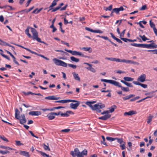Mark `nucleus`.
Returning <instances> with one entry per match:
<instances>
[{
	"instance_id": "obj_1",
	"label": "nucleus",
	"mask_w": 157,
	"mask_h": 157,
	"mask_svg": "<svg viewBox=\"0 0 157 157\" xmlns=\"http://www.w3.org/2000/svg\"><path fill=\"white\" fill-rule=\"evenodd\" d=\"M85 104L88 105L92 110H96L98 113L101 112V111L100 109H102L105 107V104L101 103H99L92 105H91V101H87L86 102Z\"/></svg>"
},
{
	"instance_id": "obj_2",
	"label": "nucleus",
	"mask_w": 157,
	"mask_h": 157,
	"mask_svg": "<svg viewBox=\"0 0 157 157\" xmlns=\"http://www.w3.org/2000/svg\"><path fill=\"white\" fill-rule=\"evenodd\" d=\"M75 102L76 103L75 104H74L73 103H71L70 104V107L72 109H77V107L79 106L80 104L79 101L74 100H71V99H68V100H59L56 101L55 102L56 103H67L68 102Z\"/></svg>"
},
{
	"instance_id": "obj_3",
	"label": "nucleus",
	"mask_w": 157,
	"mask_h": 157,
	"mask_svg": "<svg viewBox=\"0 0 157 157\" xmlns=\"http://www.w3.org/2000/svg\"><path fill=\"white\" fill-rule=\"evenodd\" d=\"M52 60L54 63L56 65L64 67H66L67 66V63L56 58H54ZM68 65L69 67L74 69L76 68L77 67V66L76 65L71 64H68Z\"/></svg>"
},
{
	"instance_id": "obj_4",
	"label": "nucleus",
	"mask_w": 157,
	"mask_h": 157,
	"mask_svg": "<svg viewBox=\"0 0 157 157\" xmlns=\"http://www.w3.org/2000/svg\"><path fill=\"white\" fill-rule=\"evenodd\" d=\"M105 59L109 60L111 61H115L117 62H123L127 63H132L134 64L139 65V63H138L133 61L130 60H126L125 59H120L118 58H116L113 57H105Z\"/></svg>"
},
{
	"instance_id": "obj_5",
	"label": "nucleus",
	"mask_w": 157,
	"mask_h": 157,
	"mask_svg": "<svg viewBox=\"0 0 157 157\" xmlns=\"http://www.w3.org/2000/svg\"><path fill=\"white\" fill-rule=\"evenodd\" d=\"M31 29V32L32 33L33 35V40H36L37 41L38 40V39L40 38L38 37V33L37 32L36 30L34 28L32 27L30 28Z\"/></svg>"
},
{
	"instance_id": "obj_6",
	"label": "nucleus",
	"mask_w": 157,
	"mask_h": 157,
	"mask_svg": "<svg viewBox=\"0 0 157 157\" xmlns=\"http://www.w3.org/2000/svg\"><path fill=\"white\" fill-rule=\"evenodd\" d=\"M65 50L71 53L73 55H78L82 57L84 56V54L80 52H78L75 51H72L69 50H67L66 49H65Z\"/></svg>"
},
{
	"instance_id": "obj_7",
	"label": "nucleus",
	"mask_w": 157,
	"mask_h": 157,
	"mask_svg": "<svg viewBox=\"0 0 157 157\" xmlns=\"http://www.w3.org/2000/svg\"><path fill=\"white\" fill-rule=\"evenodd\" d=\"M101 81L109 83L115 86L117 84V82L113 80H107L106 79H101Z\"/></svg>"
},
{
	"instance_id": "obj_8",
	"label": "nucleus",
	"mask_w": 157,
	"mask_h": 157,
	"mask_svg": "<svg viewBox=\"0 0 157 157\" xmlns=\"http://www.w3.org/2000/svg\"><path fill=\"white\" fill-rule=\"evenodd\" d=\"M84 64H86L89 66V67H86V69L87 70L94 73L96 72V70L95 69L92 67V64L87 63H84Z\"/></svg>"
},
{
	"instance_id": "obj_9",
	"label": "nucleus",
	"mask_w": 157,
	"mask_h": 157,
	"mask_svg": "<svg viewBox=\"0 0 157 157\" xmlns=\"http://www.w3.org/2000/svg\"><path fill=\"white\" fill-rule=\"evenodd\" d=\"M79 151L78 148H75L74 149V151H72L71 152V154L72 155L73 157H75L76 156L78 155L79 153Z\"/></svg>"
},
{
	"instance_id": "obj_10",
	"label": "nucleus",
	"mask_w": 157,
	"mask_h": 157,
	"mask_svg": "<svg viewBox=\"0 0 157 157\" xmlns=\"http://www.w3.org/2000/svg\"><path fill=\"white\" fill-rule=\"evenodd\" d=\"M115 86L120 87L121 90L124 91L128 92L129 91V90L128 88L122 86H121V84L118 82H117V84Z\"/></svg>"
},
{
	"instance_id": "obj_11",
	"label": "nucleus",
	"mask_w": 157,
	"mask_h": 157,
	"mask_svg": "<svg viewBox=\"0 0 157 157\" xmlns=\"http://www.w3.org/2000/svg\"><path fill=\"white\" fill-rule=\"evenodd\" d=\"M146 75L145 74H143L137 78L138 81L143 82L145 81Z\"/></svg>"
},
{
	"instance_id": "obj_12",
	"label": "nucleus",
	"mask_w": 157,
	"mask_h": 157,
	"mask_svg": "<svg viewBox=\"0 0 157 157\" xmlns=\"http://www.w3.org/2000/svg\"><path fill=\"white\" fill-rule=\"evenodd\" d=\"M5 51L6 52V53L9 54L13 58V62L16 63V64H17L18 65H19V63L16 60V58L8 50H5Z\"/></svg>"
},
{
	"instance_id": "obj_13",
	"label": "nucleus",
	"mask_w": 157,
	"mask_h": 157,
	"mask_svg": "<svg viewBox=\"0 0 157 157\" xmlns=\"http://www.w3.org/2000/svg\"><path fill=\"white\" fill-rule=\"evenodd\" d=\"M21 118H20L19 120L20 123L22 124L25 123L26 122V119L25 117L24 114L21 115Z\"/></svg>"
},
{
	"instance_id": "obj_14",
	"label": "nucleus",
	"mask_w": 157,
	"mask_h": 157,
	"mask_svg": "<svg viewBox=\"0 0 157 157\" xmlns=\"http://www.w3.org/2000/svg\"><path fill=\"white\" fill-rule=\"evenodd\" d=\"M29 114L32 116H39L41 115V113L38 111H31L29 112Z\"/></svg>"
},
{
	"instance_id": "obj_15",
	"label": "nucleus",
	"mask_w": 157,
	"mask_h": 157,
	"mask_svg": "<svg viewBox=\"0 0 157 157\" xmlns=\"http://www.w3.org/2000/svg\"><path fill=\"white\" fill-rule=\"evenodd\" d=\"M19 154L22 155L26 157H30V155L29 152L25 151H20L19 152Z\"/></svg>"
},
{
	"instance_id": "obj_16",
	"label": "nucleus",
	"mask_w": 157,
	"mask_h": 157,
	"mask_svg": "<svg viewBox=\"0 0 157 157\" xmlns=\"http://www.w3.org/2000/svg\"><path fill=\"white\" fill-rule=\"evenodd\" d=\"M157 48V45L155 44L154 43H152L150 44H146V48Z\"/></svg>"
},
{
	"instance_id": "obj_17",
	"label": "nucleus",
	"mask_w": 157,
	"mask_h": 157,
	"mask_svg": "<svg viewBox=\"0 0 157 157\" xmlns=\"http://www.w3.org/2000/svg\"><path fill=\"white\" fill-rule=\"evenodd\" d=\"M111 116V115L109 114H106L104 116L100 117L98 119L102 120H106L109 118Z\"/></svg>"
},
{
	"instance_id": "obj_18",
	"label": "nucleus",
	"mask_w": 157,
	"mask_h": 157,
	"mask_svg": "<svg viewBox=\"0 0 157 157\" xmlns=\"http://www.w3.org/2000/svg\"><path fill=\"white\" fill-rule=\"evenodd\" d=\"M136 111L133 110H131L128 112H125L124 113V116H131L132 115L136 114Z\"/></svg>"
},
{
	"instance_id": "obj_19",
	"label": "nucleus",
	"mask_w": 157,
	"mask_h": 157,
	"mask_svg": "<svg viewBox=\"0 0 157 157\" xmlns=\"http://www.w3.org/2000/svg\"><path fill=\"white\" fill-rule=\"evenodd\" d=\"M47 117L49 120H52L55 118V116L53 112H51L48 113L47 116Z\"/></svg>"
},
{
	"instance_id": "obj_20",
	"label": "nucleus",
	"mask_w": 157,
	"mask_h": 157,
	"mask_svg": "<svg viewBox=\"0 0 157 157\" xmlns=\"http://www.w3.org/2000/svg\"><path fill=\"white\" fill-rule=\"evenodd\" d=\"M60 98L59 97H56L55 96H52L46 97L45 98V99H46L49 100H56Z\"/></svg>"
},
{
	"instance_id": "obj_21",
	"label": "nucleus",
	"mask_w": 157,
	"mask_h": 157,
	"mask_svg": "<svg viewBox=\"0 0 157 157\" xmlns=\"http://www.w3.org/2000/svg\"><path fill=\"white\" fill-rule=\"evenodd\" d=\"M0 41L2 42V43H3V44H2V45H6L9 46L10 47H11L12 48V49L13 50V51H14V50H15V47L11 45H10L9 44L5 42L4 41H3L2 40L0 39Z\"/></svg>"
},
{
	"instance_id": "obj_22",
	"label": "nucleus",
	"mask_w": 157,
	"mask_h": 157,
	"mask_svg": "<svg viewBox=\"0 0 157 157\" xmlns=\"http://www.w3.org/2000/svg\"><path fill=\"white\" fill-rule=\"evenodd\" d=\"M80 49L81 50H84L85 51H88L90 53L91 52H92V49L90 47H83L80 48Z\"/></svg>"
},
{
	"instance_id": "obj_23",
	"label": "nucleus",
	"mask_w": 157,
	"mask_h": 157,
	"mask_svg": "<svg viewBox=\"0 0 157 157\" xmlns=\"http://www.w3.org/2000/svg\"><path fill=\"white\" fill-rule=\"evenodd\" d=\"M101 38H102L104 39L105 40H108V41H109L113 45L115 46H116V47L118 46V45L117 44H115L112 41H111V40L110 39H109L107 36H101Z\"/></svg>"
},
{
	"instance_id": "obj_24",
	"label": "nucleus",
	"mask_w": 157,
	"mask_h": 157,
	"mask_svg": "<svg viewBox=\"0 0 157 157\" xmlns=\"http://www.w3.org/2000/svg\"><path fill=\"white\" fill-rule=\"evenodd\" d=\"M19 112L17 109H15V117L18 120H19L21 118V116H19Z\"/></svg>"
},
{
	"instance_id": "obj_25",
	"label": "nucleus",
	"mask_w": 157,
	"mask_h": 157,
	"mask_svg": "<svg viewBox=\"0 0 157 157\" xmlns=\"http://www.w3.org/2000/svg\"><path fill=\"white\" fill-rule=\"evenodd\" d=\"M135 95L132 94H130L128 95H127L125 97L123 98V100L124 101L128 100L132 97H134Z\"/></svg>"
},
{
	"instance_id": "obj_26",
	"label": "nucleus",
	"mask_w": 157,
	"mask_h": 157,
	"mask_svg": "<svg viewBox=\"0 0 157 157\" xmlns=\"http://www.w3.org/2000/svg\"><path fill=\"white\" fill-rule=\"evenodd\" d=\"M72 74L73 75L74 78L75 80L78 81H80V77L78 76V74L76 73L75 72H73Z\"/></svg>"
},
{
	"instance_id": "obj_27",
	"label": "nucleus",
	"mask_w": 157,
	"mask_h": 157,
	"mask_svg": "<svg viewBox=\"0 0 157 157\" xmlns=\"http://www.w3.org/2000/svg\"><path fill=\"white\" fill-rule=\"evenodd\" d=\"M30 27H28L27 28L25 29V33L29 37H32L31 35L29 33V29H30Z\"/></svg>"
},
{
	"instance_id": "obj_28",
	"label": "nucleus",
	"mask_w": 157,
	"mask_h": 157,
	"mask_svg": "<svg viewBox=\"0 0 157 157\" xmlns=\"http://www.w3.org/2000/svg\"><path fill=\"white\" fill-rule=\"evenodd\" d=\"M38 152L40 153L41 155L44 157H52L51 156H49V155H47L42 151H38Z\"/></svg>"
},
{
	"instance_id": "obj_29",
	"label": "nucleus",
	"mask_w": 157,
	"mask_h": 157,
	"mask_svg": "<svg viewBox=\"0 0 157 157\" xmlns=\"http://www.w3.org/2000/svg\"><path fill=\"white\" fill-rule=\"evenodd\" d=\"M70 59L71 61L75 62H78L79 61V59L76 58L74 56L71 57Z\"/></svg>"
},
{
	"instance_id": "obj_30",
	"label": "nucleus",
	"mask_w": 157,
	"mask_h": 157,
	"mask_svg": "<svg viewBox=\"0 0 157 157\" xmlns=\"http://www.w3.org/2000/svg\"><path fill=\"white\" fill-rule=\"evenodd\" d=\"M153 116L150 115L147 118V122L148 124H151Z\"/></svg>"
},
{
	"instance_id": "obj_31",
	"label": "nucleus",
	"mask_w": 157,
	"mask_h": 157,
	"mask_svg": "<svg viewBox=\"0 0 157 157\" xmlns=\"http://www.w3.org/2000/svg\"><path fill=\"white\" fill-rule=\"evenodd\" d=\"M117 108L116 106L115 105H113L111 106L109 110V112L112 113L114 111V109Z\"/></svg>"
},
{
	"instance_id": "obj_32",
	"label": "nucleus",
	"mask_w": 157,
	"mask_h": 157,
	"mask_svg": "<svg viewBox=\"0 0 157 157\" xmlns=\"http://www.w3.org/2000/svg\"><path fill=\"white\" fill-rule=\"evenodd\" d=\"M124 79L126 81H131L133 80V78L131 77H124Z\"/></svg>"
},
{
	"instance_id": "obj_33",
	"label": "nucleus",
	"mask_w": 157,
	"mask_h": 157,
	"mask_svg": "<svg viewBox=\"0 0 157 157\" xmlns=\"http://www.w3.org/2000/svg\"><path fill=\"white\" fill-rule=\"evenodd\" d=\"M139 36L141 37L142 39V40L143 41H145L146 40H149V39L146 37L145 35H144L142 36L140 35H139Z\"/></svg>"
},
{
	"instance_id": "obj_34",
	"label": "nucleus",
	"mask_w": 157,
	"mask_h": 157,
	"mask_svg": "<svg viewBox=\"0 0 157 157\" xmlns=\"http://www.w3.org/2000/svg\"><path fill=\"white\" fill-rule=\"evenodd\" d=\"M43 147L45 150H48L50 151V148H49L48 145H46L45 144L43 145Z\"/></svg>"
},
{
	"instance_id": "obj_35",
	"label": "nucleus",
	"mask_w": 157,
	"mask_h": 157,
	"mask_svg": "<svg viewBox=\"0 0 157 157\" xmlns=\"http://www.w3.org/2000/svg\"><path fill=\"white\" fill-rule=\"evenodd\" d=\"M115 138L116 140H117V142L119 143L120 144H121L124 143L122 138Z\"/></svg>"
},
{
	"instance_id": "obj_36",
	"label": "nucleus",
	"mask_w": 157,
	"mask_h": 157,
	"mask_svg": "<svg viewBox=\"0 0 157 157\" xmlns=\"http://www.w3.org/2000/svg\"><path fill=\"white\" fill-rule=\"evenodd\" d=\"M119 11L118 10V9L117 8H115L113 9L112 10V13H115L117 14H118L119 13Z\"/></svg>"
},
{
	"instance_id": "obj_37",
	"label": "nucleus",
	"mask_w": 157,
	"mask_h": 157,
	"mask_svg": "<svg viewBox=\"0 0 157 157\" xmlns=\"http://www.w3.org/2000/svg\"><path fill=\"white\" fill-rule=\"evenodd\" d=\"M106 139L107 140L110 141H112L116 140V138H113L108 136L106 137Z\"/></svg>"
},
{
	"instance_id": "obj_38",
	"label": "nucleus",
	"mask_w": 157,
	"mask_h": 157,
	"mask_svg": "<svg viewBox=\"0 0 157 157\" xmlns=\"http://www.w3.org/2000/svg\"><path fill=\"white\" fill-rule=\"evenodd\" d=\"M101 137L103 139V141H101V143L103 144L104 145H105L106 146H107L108 145L106 144V143L105 142V139L104 136H102Z\"/></svg>"
},
{
	"instance_id": "obj_39",
	"label": "nucleus",
	"mask_w": 157,
	"mask_h": 157,
	"mask_svg": "<svg viewBox=\"0 0 157 157\" xmlns=\"http://www.w3.org/2000/svg\"><path fill=\"white\" fill-rule=\"evenodd\" d=\"M150 27L152 28L153 29H154V28H155V24L153 22H152L151 21V20L150 21Z\"/></svg>"
},
{
	"instance_id": "obj_40",
	"label": "nucleus",
	"mask_w": 157,
	"mask_h": 157,
	"mask_svg": "<svg viewBox=\"0 0 157 157\" xmlns=\"http://www.w3.org/2000/svg\"><path fill=\"white\" fill-rule=\"evenodd\" d=\"M112 6H113L112 5H111L108 7L106 8L104 10L106 11H107L108 10L111 11L112 10Z\"/></svg>"
},
{
	"instance_id": "obj_41",
	"label": "nucleus",
	"mask_w": 157,
	"mask_h": 157,
	"mask_svg": "<svg viewBox=\"0 0 157 157\" xmlns=\"http://www.w3.org/2000/svg\"><path fill=\"white\" fill-rule=\"evenodd\" d=\"M15 142H16V145L17 146H20L23 145L22 143H21V141H20L16 140Z\"/></svg>"
},
{
	"instance_id": "obj_42",
	"label": "nucleus",
	"mask_w": 157,
	"mask_h": 157,
	"mask_svg": "<svg viewBox=\"0 0 157 157\" xmlns=\"http://www.w3.org/2000/svg\"><path fill=\"white\" fill-rule=\"evenodd\" d=\"M120 146L122 150H124L125 149L126 147L125 146V143H124L122 144H121L120 145Z\"/></svg>"
},
{
	"instance_id": "obj_43",
	"label": "nucleus",
	"mask_w": 157,
	"mask_h": 157,
	"mask_svg": "<svg viewBox=\"0 0 157 157\" xmlns=\"http://www.w3.org/2000/svg\"><path fill=\"white\" fill-rule=\"evenodd\" d=\"M0 147L1 148H3V149H7L9 150L13 149L12 148H11L9 147H6V146L2 145V146H1Z\"/></svg>"
},
{
	"instance_id": "obj_44",
	"label": "nucleus",
	"mask_w": 157,
	"mask_h": 157,
	"mask_svg": "<svg viewBox=\"0 0 157 157\" xmlns=\"http://www.w3.org/2000/svg\"><path fill=\"white\" fill-rule=\"evenodd\" d=\"M93 33H103V31L100 30H93Z\"/></svg>"
},
{
	"instance_id": "obj_45",
	"label": "nucleus",
	"mask_w": 157,
	"mask_h": 157,
	"mask_svg": "<svg viewBox=\"0 0 157 157\" xmlns=\"http://www.w3.org/2000/svg\"><path fill=\"white\" fill-rule=\"evenodd\" d=\"M69 115L68 114L67 111L65 113H63L62 112V113L61 114V116L63 117H68L69 116Z\"/></svg>"
},
{
	"instance_id": "obj_46",
	"label": "nucleus",
	"mask_w": 157,
	"mask_h": 157,
	"mask_svg": "<svg viewBox=\"0 0 157 157\" xmlns=\"http://www.w3.org/2000/svg\"><path fill=\"white\" fill-rule=\"evenodd\" d=\"M157 91V90L155 91H152L151 92L146 93L145 94V95H152L154 94L155 92Z\"/></svg>"
},
{
	"instance_id": "obj_47",
	"label": "nucleus",
	"mask_w": 157,
	"mask_h": 157,
	"mask_svg": "<svg viewBox=\"0 0 157 157\" xmlns=\"http://www.w3.org/2000/svg\"><path fill=\"white\" fill-rule=\"evenodd\" d=\"M0 153L4 155L7 153H10V151H5L2 150H0Z\"/></svg>"
},
{
	"instance_id": "obj_48",
	"label": "nucleus",
	"mask_w": 157,
	"mask_h": 157,
	"mask_svg": "<svg viewBox=\"0 0 157 157\" xmlns=\"http://www.w3.org/2000/svg\"><path fill=\"white\" fill-rule=\"evenodd\" d=\"M24 94L26 95H28L30 94H31L32 95H34L35 93H33L29 91L27 93H26L25 92H23Z\"/></svg>"
},
{
	"instance_id": "obj_49",
	"label": "nucleus",
	"mask_w": 157,
	"mask_h": 157,
	"mask_svg": "<svg viewBox=\"0 0 157 157\" xmlns=\"http://www.w3.org/2000/svg\"><path fill=\"white\" fill-rule=\"evenodd\" d=\"M138 47L146 48V44H138Z\"/></svg>"
},
{
	"instance_id": "obj_50",
	"label": "nucleus",
	"mask_w": 157,
	"mask_h": 157,
	"mask_svg": "<svg viewBox=\"0 0 157 157\" xmlns=\"http://www.w3.org/2000/svg\"><path fill=\"white\" fill-rule=\"evenodd\" d=\"M147 8L146 5H145L142 6L141 7L140 9V10H146Z\"/></svg>"
},
{
	"instance_id": "obj_51",
	"label": "nucleus",
	"mask_w": 157,
	"mask_h": 157,
	"mask_svg": "<svg viewBox=\"0 0 157 157\" xmlns=\"http://www.w3.org/2000/svg\"><path fill=\"white\" fill-rule=\"evenodd\" d=\"M81 153L83 156L84 155H86L87 154V151L86 150H84L81 152Z\"/></svg>"
},
{
	"instance_id": "obj_52",
	"label": "nucleus",
	"mask_w": 157,
	"mask_h": 157,
	"mask_svg": "<svg viewBox=\"0 0 157 157\" xmlns=\"http://www.w3.org/2000/svg\"><path fill=\"white\" fill-rule=\"evenodd\" d=\"M56 2H56L54 0H53V1L52 2V3L51 5V6H52V7H53L55 6H56L57 4Z\"/></svg>"
},
{
	"instance_id": "obj_53",
	"label": "nucleus",
	"mask_w": 157,
	"mask_h": 157,
	"mask_svg": "<svg viewBox=\"0 0 157 157\" xmlns=\"http://www.w3.org/2000/svg\"><path fill=\"white\" fill-rule=\"evenodd\" d=\"M61 42L62 44L66 45L68 47L69 46V44L68 43H67L63 40H61Z\"/></svg>"
},
{
	"instance_id": "obj_54",
	"label": "nucleus",
	"mask_w": 157,
	"mask_h": 157,
	"mask_svg": "<svg viewBox=\"0 0 157 157\" xmlns=\"http://www.w3.org/2000/svg\"><path fill=\"white\" fill-rule=\"evenodd\" d=\"M64 107L59 106L57 107H54L53 108H52V109H53V111L55 109H59L62 108H64Z\"/></svg>"
},
{
	"instance_id": "obj_55",
	"label": "nucleus",
	"mask_w": 157,
	"mask_h": 157,
	"mask_svg": "<svg viewBox=\"0 0 157 157\" xmlns=\"http://www.w3.org/2000/svg\"><path fill=\"white\" fill-rule=\"evenodd\" d=\"M2 56L4 58H5L6 59H7V60H10V57L9 56H8L6 55L5 54H2Z\"/></svg>"
},
{
	"instance_id": "obj_56",
	"label": "nucleus",
	"mask_w": 157,
	"mask_h": 157,
	"mask_svg": "<svg viewBox=\"0 0 157 157\" xmlns=\"http://www.w3.org/2000/svg\"><path fill=\"white\" fill-rule=\"evenodd\" d=\"M70 131V129H63L61 130V132H67Z\"/></svg>"
},
{
	"instance_id": "obj_57",
	"label": "nucleus",
	"mask_w": 157,
	"mask_h": 157,
	"mask_svg": "<svg viewBox=\"0 0 157 157\" xmlns=\"http://www.w3.org/2000/svg\"><path fill=\"white\" fill-rule=\"evenodd\" d=\"M42 110L44 111L45 112L46 111H53V109H43Z\"/></svg>"
},
{
	"instance_id": "obj_58",
	"label": "nucleus",
	"mask_w": 157,
	"mask_h": 157,
	"mask_svg": "<svg viewBox=\"0 0 157 157\" xmlns=\"http://www.w3.org/2000/svg\"><path fill=\"white\" fill-rule=\"evenodd\" d=\"M25 49L26 50H27V51L30 52V53H32V54H36V53L34 51H32L31 50L29 49L25 48Z\"/></svg>"
},
{
	"instance_id": "obj_59",
	"label": "nucleus",
	"mask_w": 157,
	"mask_h": 157,
	"mask_svg": "<svg viewBox=\"0 0 157 157\" xmlns=\"http://www.w3.org/2000/svg\"><path fill=\"white\" fill-rule=\"evenodd\" d=\"M140 86H141L142 87H143L144 88H146L147 87V85L142 84L141 83Z\"/></svg>"
},
{
	"instance_id": "obj_60",
	"label": "nucleus",
	"mask_w": 157,
	"mask_h": 157,
	"mask_svg": "<svg viewBox=\"0 0 157 157\" xmlns=\"http://www.w3.org/2000/svg\"><path fill=\"white\" fill-rule=\"evenodd\" d=\"M1 138L2 140H3L4 141H5L6 142H8L9 141L4 136H1Z\"/></svg>"
},
{
	"instance_id": "obj_61",
	"label": "nucleus",
	"mask_w": 157,
	"mask_h": 157,
	"mask_svg": "<svg viewBox=\"0 0 157 157\" xmlns=\"http://www.w3.org/2000/svg\"><path fill=\"white\" fill-rule=\"evenodd\" d=\"M125 85L127 86L130 87H133V85L130 83L127 82H126L125 84Z\"/></svg>"
},
{
	"instance_id": "obj_62",
	"label": "nucleus",
	"mask_w": 157,
	"mask_h": 157,
	"mask_svg": "<svg viewBox=\"0 0 157 157\" xmlns=\"http://www.w3.org/2000/svg\"><path fill=\"white\" fill-rule=\"evenodd\" d=\"M29 132L30 133L31 135L32 136H33V137H35L36 138H38V137L37 136L34 135V134L33 133V132L32 131H29Z\"/></svg>"
},
{
	"instance_id": "obj_63",
	"label": "nucleus",
	"mask_w": 157,
	"mask_h": 157,
	"mask_svg": "<svg viewBox=\"0 0 157 157\" xmlns=\"http://www.w3.org/2000/svg\"><path fill=\"white\" fill-rule=\"evenodd\" d=\"M59 8L58 7V6H57V7H56V8H54V9H53L52 10V12H55L57 10H59Z\"/></svg>"
},
{
	"instance_id": "obj_64",
	"label": "nucleus",
	"mask_w": 157,
	"mask_h": 157,
	"mask_svg": "<svg viewBox=\"0 0 157 157\" xmlns=\"http://www.w3.org/2000/svg\"><path fill=\"white\" fill-rule=\"evenodd\" d=\"M133 83L136 85H139L140 86V84H141L138 81H134L133 82Z\"/></svg>"
}]
</instances>
